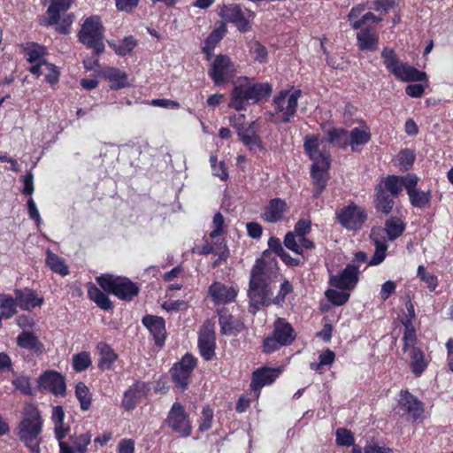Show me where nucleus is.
Returning <instances> with one entry per match:
<instances>
[{
  "label": "nucleus",
  "mask_w": 453,
  "mask_h": 453,
  "mask_svg": "<svg viewBox=\"0 0 453 453\" xmlns=\"http://www.w3.org/2000/svg\"><path fill=\"white\" fill-rule=\"evenodd\" d=\"M43 419L36 406L29 405L17 426V435L31 453H41Z\"/></svg>",
  "instance_id": "2"
},
{
  "label": "nucleus",
  "mask_w": 453,
  "mask_h": 453,
  "mask_svg": "<svg viewBox=\"0 0 453 453\" xmlns=\"http://www.w3.org/2000/svg\"><path fill=\"white\" fill-rule=\"evenodd\" d=\"M217 248L219 249L218 257L211 264L213 269L226 263L229 257V250L224 241H221Z\"/></svg>",
  "instance_id": "61"
},
{
  "label": "nucleus",
  "mask_w": 453,
  "mask_h": 453,
  "mask_svg": "<svg viewBox=\"0 0 453 453\" xmlns=\"http://www.w3.org/2000/svg\"><path fill=\"white\" fill-rule=\"evenodd\" d=\"M331 161V157H324L323 160L313 162L311 165L314 197H319L327 186Z\"/></svg>",
  "instance_id": "19"
},
{
  "label": "nucleus",
  "mask_w": 453,
  "mask_h": 453,
  "mask_svg": "<svg viewBox=\"0 0 453 453\" xmlns=\"http://www.w3.org/2000/svg\"><path fill=\"white\" fill-rule=\"evenodd\" d=\"M107 42L109 47L119 57L131 55L138 45V41L133 35L126 36L119 42L111 40Z\"/></svg>",
  "instance_id": "39"
},
{
  "label": "nucleus",
  "mask_w": 453,
  "mask_h": 453,
  "mask_svg": "<svg viewBox=\"0 0 453 453\" xmlns=\"http://www.w3.org/2000/svg\"><path fill=\"white\" fill-rule=\"evenodd\" d=\"M208 74L215 86H223L235 76V67L227 55L219 54L215 57Z\"/></svg>",
  "instance_id": "14"
},
{
  "label": "nucleus",
  "mask_w": 453,
  "mask_h": 453,
  "mask_svg": "<svg viewBox=\"0 0 453 453\" xmlns=\"http://www.w3.org/2000/svg\"><path fill=\"white\" fill-rule=\"evenodd\" d=\"M397 408L402 411V417H406L412 422L420 421L424 418L425 407L423 402L408 389L400 391Z\"/></svg>",
  "instance_id": "15"
},
{
  "label": "nucleus",
  "mask_w": 453,
  "mask_h": 453,
  "mask_svg": "<svg viewBox=\"0 0 453 453\" xmlns=\"http://www.w3.org/2000/svg\"><path fill=\"white\" fill-rule=\"evenodd\" d=\"M279 373L278 369L267 366L257 368L252 372L250 389L254 392L257 399L260 395L261 388L273 384L279 376Z\"/></svg>",
  "instance_id": "25"
},
{
  "label": "nucleus",
  "mask_w": 453,
  "mask_h": 453,
  "mask_svg": "<svg viewBox=\"0 0 453 453\" xmlns=\"http://www.w3.org/2000/svg\"><path fill=\"white\" fill-rule=\"evenodd\" d=\"M386 241H395L403 235L406 229V223L401 217L392 216L385 220L384 226L380 227Z\"/></svg>",
  "instance_id": "35"
},
{
  "label": "nucleus",
  "mask_w": 453,
  "mask_h": 453,
  "mask_svg": "<svg viewBox=\"0 0 453 453\" xmlns=\"http://www.w3.org/2000/svg\"><path fill=\"white\" fill-rule=\"evenodd\" d=\"M99 358L97 367L101 371H109L113 368L114 363L118 360L119 355L112 347L105 342H100L96 345Z\"/></svg>",
  "instance_id": "34"
},
{
  "label": "nucleus",
  "mask_w": 453,
  "mask_h": 453,
  "mask_svg": "<svg viewBox=\"0 0 453 453\" xmlns=\"http://www.w3.org/2000/svg\"><path fill=\"white\" fill-rule=\"evenodd\" d=\"M370 239L375 247V252L370 259L368 265L371 266L378 265L384 261L387 256L386 251L388 248V245L386 242V237L382 235V230L380 229V226H374L371 229Z\"/></svg>",
  "instance_id": "29"
},
{
  "label": "nucleus",
  "mask_w": 453,
  "mask_h": 453,
  "mask_svg": "<svg viewBox=\"0 0 453 453\" xmlns=\"http://www.w3.org/2000/svg\"><path fill=\"white\" fill-rule=\"evenodd\" d=\"M272 91V86L267 82L235 85L230 94L228 106L237 111H246L250 101L257 104L263 99H267Z\"/></svg>",
  "instance_id": "5"
},
{
  "label": "nucleus",
  "mask_w": 453,
  "mask_h": 453,
  "mask_svg": "<svg viewBox=\"0 0 453 453\" xmlns=\"http://www.w3.org/2000/svg\"><path fill=\"white\" fill-rule=\"evenodd\" d=\"M92 364L90 354L87 351H81L73 357V369L76 372L86 371Z\"/></svg>",
  "instance_id": "50"
},
{
  "label": "nucleus",
  "mask_w": 453,
  "mask_h": 453,
  "mask_svg": "<svg viewBox=\"0 0 453 453\" xmlns=\"http://www.w3.org/2000/svg\"><path fill=\"white\" fill-rule=\"evenodd\" d=\"M365 127V129L354 127L349 134V142L353 151L356 150L355 146L365 145L368 143L372 138L369 127L367 126Z\"/></svg>",
  "instance_id": "44"
},
{
  "label": "nucleus",
  "mask_w": 453,
  "mask_h": 453,
  "mask_svg": "<svg viewBox=\"0 0 453 453\" xmlns=\"http://www.w3.org/2000/svg\"><path fill=\"white\" fill-rule=\"evenodd\" d=\"M335 441L338 446L349 447L355 443V437L352 432L347 428H338L335 432Z\"/></svg>",
  "instance_id": "57"
},
{
  "label": "nucleus",
  "mask_w": 453,
  "mask_h": 453,
  "mask_svg": "<svg viewBox=\"0 0 453 453\" xmlns=\"http://www.w3.org/2000/svg\"><path fill=\"white\" fill-rule=\"evenodd\" d=\"M250 52L254 61L260 64L265 63L268 58V51L265 46L261 44L258 41L250 42Z\"/></svg>",
  "instance_id": "54"
},
{
  "label": "nucleus",
  "mask_w": 453,
  "mask_h": 453,
  "mask_svg": "<svg viewBox=\"0 0 453 453\" xmlns=\"http://www.w3.org/2000/svg\"><path fill=\"white\" fill-rule=\"evenodd\" d=\"M74 2L75 0H50L45 16L40 24L45 27H54L55 31L59 35H69L75 20V15L68 11Z\"/></svg>",
  "instance_id": "4"
},
{
  "label": "nucleus",
  "mask_w": 453,
  "mask_h": 453,
  "mask_svg": "<svg viewBox=\"0 0 453 453\" xmlns=\"http://www.w3.org/2000/svg\"><path fill=\"white\" fill-rule=\"evenodd\" d=\"M296 338L293 326L284 318H278L273 322V332L263 341L262 350L271 354L281 347L291 345Z\"/></svg>",
  "instance_id": "7"
},
{
  "label": "nucleus",
  "mask_w": 453,
  "mask_h": 453,
  "mask_svg": "<svg viewBox=\"0 0 453 453\" xmlns=\"http://www.w3.org/2000/svg\"><path fill=\"white\" fill-rule=\"evenodd\" d=\"M197 365V359L191 354L186 353L180 361L173 365L170 370L172 380L175 388L184 392L188 389L192 372Z\"/></svg>",
  "instance_id": "11"
},
{
  "label": "nucleus",
  "mask_w": 453,
  "mask_h": 453,
  "mask_svg": "<svg viewBox=\"0 0 453 453\" xmlns=\"http://www.w3.org/2000/svg\"><path fill=\"white\" fill-rule=\"evenodd\" d=\"M142 323L152 335L155 345L162 348L166 339L165 320L162 317L148 314L142 319Z\"/></svg>",
  "instance_id": "27"
},
{
  "label": "nucleus",
  "mask_w": 453,
  "mask_h": 453,
  "mask_svg": "<svg viewBox=\"0 0 453 453\" xmlns=\"http://www.w3.org/2000/svg\"><path fill=\"white\" fill-rule=\"evenodd\" d=\"M359 281V266L348 264L346 267L336 275H330L329 285L344 291L353 290Z\"/></svg>",
  "instance_id": "18"
},
{
  "label": "nucleus",
  "mask_w": 453,
  "mask_h": 453,
  "mask_svg": "<svg viewBox=\"0 0 453 453\" xmlns=\"http://www.w3.org/2000/svg\"><path fill=\"white\" fill-rule=\"evenodd\" d=\"M303 150L312 163L321 161L324 157H331L329 153L319 150V139L317 134H307L304 137Z\"/></svg>",
  "instance_id": "36"
},
{
  "label": "nucleus",
  "mask_w": 453,
  "mask_h": 453,
  "mask_svg": "<svg viewBox=\"0 0 453 453\" xmlns=\"http://www.w3.org/2000/svg\"><path fill=\"white\" fill-rule=\"evenodd\" d=\"M326 140L340 149L349 146L348 131L342 127H333L327 131Z\"/></svg>",
  "instance_id": "43"
},
{
  "label": "nucleus",
  "mask_w": 453,
  "mask_h": 453,
  "mask_svg": "<svg viewBox=\"0 0 453 453\" xmlns=\"http://www.w3.org/2000/svg\"><path fill=\"white\" fill-rule=\"evenodd\" d=\"M47 67L49 73L45 75V81L53 87L58 83L60 73L58 67L53 64H47Z\"/></svg>",
  "instance_id": "64"
},
{
  "label": "nucleus",
  "mask_w": 453,
  "mask_h": 453,
  "mask_svg": "<svg viewBox=\"0 0 453 453\" xmlns=\"http://www.w3.org/2000/svg\"><path fill=\"white\" fill-rule=\"evenodd\" d=\"M293 291L294 288L291 282L288 280L284 279L280 286V289L276 296L272 299L271 303L282 306V304L285 303L287 296L291 294Z\"/></svg>",
  "instance_id": "55"
},
{
  "label": "nucleus",
  "mask_w": 453,
  "mask_h": 453,
  "mask_svg": "<svg viewBox=\"0 0 453 453\" xmlns=\"http://www.w3.org/2000/svg\"><path fill=\"white\" fill-rule=\"evenodd\" d=\"M245 116L239 115L238 121L242 122L232 123V126L236 129L237 135L242 143L249 148L250 150H256L257 149L265 150L263 142L259 135L254 130L255 122L250 123L248 126L244 123Z\"/></svg>",
  "instance_id": "21"
},
{
  "label": "nucleus",
  "mask_w": 453,
  "mask_h": 453,
  "mask_svg": "<svg viewBox=\"0 0 453 453\" xmlns=\"http://www.w3.org/2000/svg\"><path fill=\"white\" fill-rule=\"evenodd\" d=\"M357 42L360 50L374 51L378 48L379 37L375 32L369 28H365L357 33Z\"/></svg>",
  "instance_id": "40"
},
{
  "label": "nucleus",
  "mask_w": 453,
  "mask_h": 453,
  "mask_svg": "<svg viewBox=\"0 0 453 453\" xmlns=\"http://www.w3.org/2000/svg\"><path fill=\"white\" fill-rule=\"evenodd\" d=\"M393 75L404 82L425 81L426 84L428 83V76L425 72L419 71L407 63H402L397 70H394Z\"/></svg>",
  "instance_id": "33"
},
{
  "label": "nucleus",
  "mask_w": 453,
  "mask_h": 453,
  "mask_svg": "<svg viewBox=\"0 0 453 453\" xmlns=\"http://www.w3.org/2000/svg\"><path fill=\"white\" fill-rule=\"evenodd\" d=\"M367 219L366 209L354 202L335 211V220L348 231L356 232L362 229Z\"/></svg>",
  "instance_id": "10"
},
{
  "label": "nucleus",
  "mask_w": 453,
  "mask_h": 453,
  "mask_svg": "<svg viewBox=\"0 0 453 453\" xmlns=\"http://www.w3.org/2000/svg\"><path fill=\"white\" fill-rule=\"evenodd\" d=\"M325 296L334 306H342L348 303L350 295L349 293L342 290L329 288L325 291Z\"/></svg>",
  "instance_id": "49"
},
{
  "label": "nucleus",
  "mask_w": 453,
  "mask_h": 453,
  "mask_svg": "<svg viewBox=\"0 0 453 453\" xmlns=\"http://www.w3.org/2000/svg\"><path fill=\"white\" fill-rule=\"evenodd\" d=\"M418 342L410 344H403V351L408 353L409 367L415 378H419L427 369L430 364L423 349L417 346Z\"/></svg>",
  "instance_id": "20"
},
{
  "label": "nucleus",
  "mask_w": 453,
  "mask_h": 453,
  "mask_svg": "<svg viewBox=\"0 0 453 453\" xmlns=\"http://www.w3.org/2000/svg\"><path fill=\"white\" fill-rule=\"evenodd\" d=\"M74 395L80 403L81 410L88 411L92 405L93 395L88 387L82 381L76 383L74 388Z\"/></svg>",
  "instance_id": "41"
},
{
  "label": "nucleus",
  "mask_w": 453,
  "mask_h": 453,
  "mask_svg": "<svg viewBox=\"0 0 453 453\" xmlns=\"http://www.w3.org/2000/svg\"><path fill=\"white\" fill-rule=\"evenodd\" d=\"M88 297L93 301L101 310L110 311L113 310L114 305L107 296L108 293L99 288L92 282L88 283Z\"/></svg>",
  "instance_id": "38"
},
{
  "label": "nucleus",
  "mask_w": 453,
  "mask_h": 453,
  "mask_svg": "<svg viewBox=\"0 0 453 453\" xmlns=\"http://www.w3.org/2000/svg\"><path fill=\"white\" fill-rule=\"evenodd\" d=\"M17 301L14 296L10 294H0V315L4 319H10L18 312Z\"/></svg>",
  "instance_id": "42"
},
{
  "label": "nucleus",
  "mask_w": 453,
  "mask_h": 453,
  "mask_svg": "<svg viewBox=\"0 0 453 453\" xmlns=\"http://www.w3.org/2000/svg\"><path fill=\"white\" fill-rule=\"evenodd\" d=\"M220 333L225 335H236L245 327L244 323L234 317L226 308L218 311Z\"/></svg>",
  "instance_id": "28"
},
{
  "label": "nucleus",
  "mask_w": 453,
  "mask_h": 453,
  "mask_svg": "<svg viewBox=\"0 0 453 453\" xmlns=\"http://www.w3.org/2000/svg\"><path fill=\"white\" fill-rule=\"evenodd\" d=\"M102 76L111 83L110 88L113 90H119L129 85L127 74L117 67L104 68Z\"/></svg>",
  "instance_id": "37"
},
{
  "label": "nucleus",
  "mask_w": 453,
  "mask_h": 453,
  "mask_svg": "<svg viewBox=\"0 0 453 453\" xmlns=\"http://www.w3.org/2000/svg\"><path fill=\"white\" fill-rule=\"evenodd\" d=\"M211 226L213 229L209 234L211 239H215L226 234L225 219L221 212L218 211L214 214Z\"/></svg>",
  "instance_id": "56"
},
{
  "label": "nucleus",
  "mask_w": 453,
  "mask_h": 453,
  "mask_svg": "<svg viewBox=\"0 0 453 453\" xmlns=\"http://www.w3.org/2000/svg\"><path fill=\"white\" fill-rule=\"evenodd\" d=\"M417 276L420 281L426 284L430 292H434L438 287V278L435 274L430 273L426 271V267L422 265H418L417 270Z\"/></svg>",
  "instance_id": "51"
},
{
  "label": "nucleus",
  "mask_w": 453,
  "mask_h": 453,
  "mask_svg": "<svg viewBox=\"0 0 453 453\" xmlns=\"http://www.w3.org/2000/svg\"><path fill=\"white\" fill-rule=\"evenodd\" d=\"M401 178L403 189L405 188L411 205L421 210L429 208L432 202V192L430 189L423 191L418 188L419 178L415 173H407Z\"/></svg>",
  "instance_id": "13"
},
{
  "label": "nucleus",
  "mask_w": 453,
  "mask_h": 453,
  "mask_svg": "<svg viewBox=\"0 0 453 453\" xmlns=\"http://www.w3.org/2000/svg\"><path fill=\"white\" fill-rule=\"evenodd\" d=\"M416 159L414 150L411 149H403L397 155L398 165L404 171H409L413 166Z\"/></svg>",
  "instance_id": "52"
},
{
  "label": "nucleus",
  "mask_w": 453,
  "mask_h": 453,
  "mask_svg": "<svg viewBox=\"0 0 453 453\" xmlns=\"http://www.w3.org/2000/svg\"><path fill=\"white\" fill-rule=\"evenodd\" d=\"M13 293L17 305L22 311H31L35 308L42 307L45 302L42 296L30 288H15Z\"/></svg>",
  "instance_id": "26"
},
{
  "label": "nucleus",
  "mask_w": 453,
  "mask_h": 453,
  "mask_svg": "<svg viewBox=\"0 0 453 453\" xmlns=\"http://www.w3.org/2000/svg\"><path fill=\"white\" fill-rule=\"evenodd\" d=\"M412 319H413L407 317L402 319V324L404 326V332L402 339L403 344H410L414 342H418V336Z\"/></svg>",
  "instance_id": "53"
},
{
  "label": "nucleus",
  "mask_w": 453,
  "mask_h": 453,
  "mask_svg": "<svg viewBox=\"0 0 453 453\" xmlns=\"http://www.w3.org/2000/svg\"><path fill=\"white\" fill-rule=\"evenodd\" d=\"M278 275L279 266L275 259L272 261H266L264 257L256 259L250 270L247 292L250 313L256 314L262 307L271 304L273 296L271 284Z\"/></svg>",
  "instance_id": "1"
},
{
  "label": "nucleus",
  "mask_w": 453,
  "mask_h": 453,
  "mask_svg": "<svg viewBox=\"0 0 453 453\" xmlns=\"http://www.w3.org/2000/svg\"><path fill=\"white\" fill-rule=\"evenodd\" d=\"M219 16L226 23L233 24L240 33H247L251 29V20L255 18L254 12L242 9L237 4H224L219 6Z\"/></svg>",
  "instance_id": "9"
},
{
  "label": "nucleus",
  "mask_w": 453,
  "mask_h": 453,
  "mask_svg": "<svg viewBox=\"0 0 453 453\" xmlns=\"http://www.w3.org/2000/svg\"><path fill=\"white\" fill-rule=\"evenodd\" d=\"M381 58L387 70L393 74L394 70H397L403 62L400 61L395 50L392 48L385 47L381 51Z\"/></svg>",
  "instance_id": "47"
},
{
  "label": "nucleus",
  "mask_w": 453,
  "mask_h": 453,
  "mask_svg": "<svg viewBox=\"0 0 453 453\" xmlns=\"http://www.w3.org/2000/svg\"><path fill=\"white\" fill-rule=\"evenodd\" d=\"M208 295L215 305L234 303L238 295V289L220 281H213L208 288Z\"/></svg>",
  "instance_id": "24"
},
{
  "label": "nucleus",
  "mask_w": 453,
  "mask_h": 453,
  "mask_svg": "<svg viewBox=\"0 0 453 453\" xmlns=\"http://www.w3.org/2000/svg\"><path fill=\"white\" fill-rule=\"evenodd\" d=\"M96 281L104 291L122 301L130 302L140 293L137 283L127 277L104 273L96 277Z\"/></svg>",
  "instance_id": "6"
},
{
  "label": "nucleus",
  "mask_w": 453,
  "mask_h": 453,
  "mask_svg": "<svg viewBox=\"0 0 453 453\" xmlns=\"http://www.w3.org/2000/svg\"><path fill=\"white\" fill-rule=\"evenodd\" d=\"M213 420V411L209 406L203 408L202 416L199 420V431L206 432L211 429Z\"/></svg>",
  "instance_id": "59"
},
{
  "label": "nucleus",
  "mask_w": 453,
  "mask_h": 453,
  "mask_svg": "<svg viewBox=\"0 0 453 453\" xmlns=\"http://www.w3.org/2000/svg\"><path fill=\"white\" fill-rule=\"evenodd\" d=\"M288 211V204L281 198H273L265 207L262 213V219L268 223H276L283 219L285 212Z\"/></svg>",
  "instance_id": "30"
},
{
  "label": "nucleus",
  "mask_w": 453,
  "mask_h": 453,
  "mask_svg": "<svg viewBox=\"0 0 453 453\" xmlns=\"http://www.w3.org/2000/svg\"><path fill=\"white\" fill-rule=\"evenodd\" d=\"M46 265L52 272L62 276L69 273L68 267L65 265L64 259L50 250H48L46 253Z\"/></svg>",
  "instance_id": "45"
},
{
  "label": "nucleus",
  "mask_w": 453,
  "mask_h": 453,
  "mask_svg": "<svg viewBox=\"0 0 453 453\" xmlns=\"http://www.w3.org/2000/svg\"><path fill=\"white\" fill-rule=\"evenodd\" d=\"M151 390L150 383L135 380L133 385L125 391L121 406L125 411H130L136 408L137 404L146 398Z\"/></svg>",
  "instance_id": "22"
},
{
  "label": "nucleus",
  "mask_w": 453,
  "mask_h": 453,
  "mask_svg": "<svg viewBox=\"0 0 453 453\" xmlns=\"http://www.w3.org/2000/svg\"><path fill=\"white\" fill-rule=\"evenodd\" d=\"M311 230V222L307 219H299L294 227L293 233H295L297 237H303L307 234H309Z\"/></svg>",
  "instance_id": "62"
},
{
  "label": "nucleus",
  "mask_w": 453,
  "mask_h": 453,
  "mask_svg": "<svg viewBox=\"0 0 453 453\" xmlns=\"http://www.w3.org/2000/svg\"><path fill=\"white\" fill-rule=\"evenodd\" d=\"M41 388L56 396L66 395V383L65 377L58 372L48 370L42 373L38 379Z\"/></svg>",
  "instance_id": "23"
},
{
  "label": "nucleus",
  "mask_w": 453,
  "mask_h": 453,
  "mask_svg": "<svg viewBox=\"0 0 453 453\" xmlns=\"http://www.w3.org/2000/svg\"><path fill=\"white\" fill-rule=\"evenodd\" d=\"M393 75L404 82L425 81L426 84L428 83V76L425 72L419 71L407 63H402L397 70H394Z\"/></svg>",
  "instance_id": "32"
},
{
  "label": "nucleus",
  "mask_w": 453,
  "mask_h": 453,
  "mask_svg": "<svg viewBox=\"0 0 453 453\" xmlns=\"http://www.w3.org/2000/svg\"><path fill=\"white\" fill-rule=\"evenodd\" d=\"M296 234L292 231L288 232L283 240L285 247L297 255H302V247L296 242Z\"/></svg>",
  "instance_id": "60"
},
{
  "label": "nucleus",
  "mask_w": 453,
  "mask_h": 453,
  "mask_svg": "<svg viewBox=\"0 0 453 453\" xmlns=\"http://www.w3.org/2000/svg\"><path fill=\"white\" fill-rule=\"evenodd\" d=\"M301 90L296 89L292 93L288 90H280L273 98L275 114L281 113L280 122L289 123L296 115L298 99Z\"/></svg>",
  "instance_id": "12"
},
{
  "label": "nucleus",
  "mask_w": 453,
  "mask_h": 453,
  "mask_svg": "<svg viewBox=\"0 0 453 453\" xmlns=\"http://www.w3.org/2000/svg\"><path fill=\"white\" fill-rule=\"evenodd\" d=\"M17 345L21 349L33 352L36 356H41L45 351L44 344L32 331H22L17 336Z\"/></svg>",
  "instance_id": "31"
},
{
  "label": "nucleus",
  "mask_w": 453,
  "mask_h": 453,
  "mask_svg": "<svg viewBox=\"0 0 453 453\" xmlns=\"http://www.w3.org/2000/svg\"><path fill=\"white\" fill-rule=\"evenodd\" d=\"M166 425L175 433L179 434L181 437H188L192 433V426L188 413L185 411L184 406L175 402L172 405L167 418H165Z\"/></svg>",
  "instance_id": "16"
},
{
  "label": "nucleus",
  "mask_w": 453,
  "mask_h": 453,
  "mask_svg": "<svg viewBox=\"0 0 453 453\" xmlns=\"http://www.w3.org/2000/svg\"><path fill=\"white\" fill-rule=\"evenodd\" d=\"M24 53L29 63L41 62L43 60L42 57L46 54V48L37 42H27L24 47Z\"/></svg>",
  "instance_id": "46"
},
{
  "label": "nucleus",
  "mask_w": 453,
  "mask_h": 453,
  "mask_svg": "<svg viewBox=\"0 0 453 453\" xmlns=\"http://www.w3.org/2000/svg\"><path fill=\"white\" fill-rule=\"evenodd\" d=\"M104 27L99 16L87 18L78 33L79 41L88 49H92L96 56L104 51Z\"/></svg>",
  "instance_id": "8"
},
{
  "label": "nucleus",
  "mask_w": 453,
  "mask_h": 453,
  "mask_svg": "<svg viewBox=\"0 0 453 453\" xmlns=\"http://www.w3.org/2000/svg\"><path fill=\"white\" fill-rule=\"evenodd\" d=\"M210 162L213 174L219 177L221 180H226L228 178V172L225 162H218L216 156H211L210 158Z\"/></svg>",
  "instance_id": "58"
},
{
  "label": "nucleus",
  "mask_w": 453,
  "mask_h": 453,
  "mask_svg": "<svg viewBox=\"0 0 453 453\" xmlns=\"http://www.w3.org/2000/svg\"><path fill=\"white\" fill-rule=\"evenodd\" d=\"M396 283L393 280H387L381 285L380 297L382 301H387L391 295L395 292Z\"/></svg>",
  "instance_id": "63"
},
{
  "label": "nucleus",
  "mask_w": 453,
  "mask_h": 453,
  "mask_svg": "<svg viewBox=\"0 0 453 453\" xmlns=\"http://www.w3.org/2000/svg\"><path fill=\"white\" fill-rule=\"evenodd\" d=\"M197 346L201 357L205 361H211L215 357L216 334L215 325L211 319H207L202 325L198 333Z\"/></svg>",
  "instance_id": "17"
},
{
  "label": "nucleus",
  "mask_w": 453,
  "mask_h": 453,
  "mask_svg": "<svg viewBox=\"0 0 453 453\" xmlns=\"http://www.w3.org/2000/svg\"><path fill=\"white\" fill-rule=\"evenodd\" d=\"M92 435L89 432L69 436V441L78 453H86L91 442Z\"/></svg>",
  "instance_id": "48"
},
{
  "label": "nucleus",
  "mask_w": 453,
  "mask_h": 453,
  "mask_svg": "<svg viewBox=\"0 0 453 453\" xmlns=\"http://www.w3.org/2000/svg\"><path fill=\"white\" fill-rule=\"evenodd\" d=\"M403 192L401 175L388 174L374 188L373 205L377 212L389 215L395 206V199Z\"/></svg>",
  "instance_id": "3"
}]
</instances>
